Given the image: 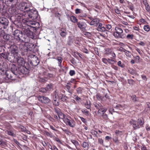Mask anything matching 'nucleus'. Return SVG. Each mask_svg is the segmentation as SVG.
Returning <instances> with one entry per match:
<instances>
[{"label":"nucleus","instance_id":"nucleus-1","mask_svg":"<svg viewBox=\"0 0 150 150\" xmlns=\"http://www.w3.org/2000/svg\"><path fill=\"white\" fill-rule=\"evenodd\" d=\"M25 33L26 35L24 36L23 39H21L20 42H23L24 43V44H20L19 45L20 48L22 50L25 52H27L29 49V46H30V43H28L30 41L28 36H29L31 33V32L29 30H25Z\"/></svg>","mask_w":150,"mask_h":150},{"label":"nucleus","instance_id":"nucleus-2","mask_svg":"<svg viewBox=\"0 0 150 150\" xmlns=\"http://www.w3.org/2000/svg\"><path fill=\"white\" fill-rule=\"evenodd\" d=\"M25 68L22 67L21 68V71H19L17 69L15 70L11 71V72L9 73H6V75L7 78L11 80H13L16 79L14 76H16L17 77L20 78L21 76H23L24 74H27V71H25Z\"/></svg>","mask_w":150,"mask_h":150},{"label":"nucleus","instance_id":"nucleus-3","mask_svg":"<svg viewBox=\"0 0 150 150\" xmlns=\"http://www.w3.org/2000/svg\"><path fill=\"white\" fill-rule=\"evenodd\" d=\"M38 12L35 9H30L25 14V16L27 18H31L34 19L37 17Z\"/></svg>","mask_w":150,"mask_h":150},{"label":"nucleus","instance_id":"nucleus-4","mask_svg":"<svg viewBox=\"0 0 150 150\" xmlns=\"http://www.w3.org/2000/svg\"><path fill=\"white\" fill-rule=\"evenodd\" d=\"M115 32L113 33V35L116 38L123 39L125 37V34H122L123 31L120 27H115Z\"/></svg>","mask_w":150,"mask_h":150},{"label":"nucleus","instance_id":"nucleus-5","mask_svg":"<svg viewBox=\"0 0 150 150\" xmlns=\"http://www.w3.org/2000/svg\"><path fill=\"white\" fill-rule=\"evenodd\" d=\"M64 122L67 125L71 127H75V122L69 116H68L66 118H64Z\"/></svg>","mask_w":150,"mask_h":150},{"label":"nucleus","instance_id":"nucleus-6","mask_svg":"<svg viewBox=\"0 0 150 150\" xmlns=\"http://www.w3.org/2000/svg\"><path fill=\"white\" fill-rule=\"evenodd\" d=\"M19 10L21 11H23L25 13H26L27 11L29 9V4L25 3H20L19 6Z\"/></svg>","mask_w":150,"mask_h":150},{"label":"nucleus","instance_id":"nucleus-7","mask_svg":"<svg viewBox=\"0 0 150 150\" xmlns=\"http://www.w3.org/2000/svg\"><path fill=\"white\" fill-rule=\"evenodd\" d=\"M13 35L14 36L15 39L20 42L21 40V38L22 36V33L21 32L18 30H16L14 31Z\"/></svg>","mask_w":150,"mask_h":150},{"label":"nucleus","instance_id":"nucleus-8","mask_svg":"<svg viewBox=\"0 0 150 150\" xmlns=\"http://www.w3.org/2000/svg\"><path fill=\"white\" fill-rule=\"evenodd\" d=\"M16 61H17V63L20 66H22V67H21L19 69V71H21V68H22V67H23V66L25 64V62L24 59L23 58L19 57L18 56V58L16 59ZM25 68L24 69L27 70V69Z\"/></svg>","mask_w":150,"mask_h":150},{"label":"nucleus","instance_id":"nucleus-9","mask_svg":"<svg viewBox=\"0 0 150 150\" xmlns=\"http://www.w3.org/2000/svg\"><path fill=\"white\" fill-rule=\"evenodd\" d=\"M18 54L11 53V55H10L9 53V56H8V60L11 62H14L16 61V59L18 58Z\"/></svg>","mask_w":150,"mask_h":150},{"label":"nucleus","instance_id":"nucleus-10","mask_svg":"<svg viewBox=\"0 0 150 150\" xmlns=\"http://www.w3.org/2000/svg\"><path fill=\"white\" fill-rule=\"evenodd\" d=\"M38 98L39 101L44 103H48L50 101V99L44 96H39Z\"/></svg>","mask_w":150,"mask_h":150},{"label":"nucleus","instance_id":"nucleus-11","mask_svg":"<svg viewBox=\"0 0 150 150\" xmlns=\"http://www.w3.org/2000/svg\"><path fill=\"white\" fill-rule=\"evenodd\" d=\"M129 123L132 126L134 129H138L140 128V127L137 122L135 120L131 119Z\"/></svg>","mask_w":150,"mask_h":150},{"label":"nucleus","instance_id":"nucleus-12","mask_svg":"<svg viewBox=\"0 0 150 150\" xmlns=\"http://www.w3.org/2000/svg\"><path fill=\"white\" fill-rule=\"evenodd\" d=\"M105 54L107 55L110 54L112 57H111V58L114 59H115L116 57V55L115 53L112 51L111 49H107L106 50Z\"/></svg>","mask_w":150,"mask_h":150},{"label":"nucleus","instance_id":"nucleus-13","mask_svg":"<svg viewBox=\"0 0 150 150\" xmlns=\"http://www.w3.org/2000/svg\"><path fill=\"white\" fill-rule=\"evenodd\" d=\"M77 25L78 27L81 30H84L86 27V23L83 22H77Z\"/></svg>","mask_w":150,"mask_h":150},{"label":"nucleus","instance_id":"nucleus-14","mask_svg":"<svg viewBox=\"0 0 150 150\" xmlns=\"http://www.w3.org/2000/svg\"><path fill=\"white\" fill-rule=\"evenodd\" d=\"M11 52L12 54H18V48L16 45H13L11 46Z\"/></svg>","mask_w":150,"mask_h":150},{"label":"nucleus","instance_id":"nucleus-15","mask_svg":"<svg viewBox=\"0 0 150 150\" xmlns=\"http://www.w3.org/2000/svg\"><path fill=\"white\" fill-rule=\"evenodd\" d=\"M0 23L2 24L7 25L8 24V20L5 18L1 17L0 18Z\"/></svg>","mask_w":150,"mask_h":150},{"label":"nucleus","instance_id":"nucleus-16","mask_svg":"<svg viewBox=\"0 0 150 150\" xmlns=\"http://www.w3.org/2000/svg\"><path fill=\"white\" fill-rule=\"evenodd\" d=\"M31 63L33 66L37 65L39 63V60L38 58L35 57L32 59Z\"/></svg>","mask_w":150,"mask_h":150},{"label":"nucleus","instance_id":"nucleus-17","mask_svg":"<svg viewBox=\"0 0 150 150\" xmlns=\"http://www.w3.org/2000/svg\"><path fill=\"white\" fill-rule=\"evenodd\" d=\"M60 35L63 38H65L66 36L67 32L66 29L61 28L60 30Z\"/></svg>","mask_w":150,"mask_h":150},{"label":"nucleus","instance_id":"nucleus-18","mask_svg":"<svg viewBox=\"0 0 150 150\" xmlns=\"http://www.w3.org/2000/svg\"><path fill=\"white\" fill-rule=\"evenodd\" d=\"M99 19L96 18L93 19L91 21L90 23V24L91 25H94L97 26L98 25V24L99 23Z\"/></svg>","mask_w":150,"mask_h":150},{"label":"nucleus","instance_id":"nucleus-19","mask_svg":"<svg viewBox=\"0 0 150 150\" xmlns=\"http://www.w3.org/2000/svg\"><path fill=\"white\" fill-rule=\"evenodd\" d=\"M98 26L97 28V30L98 31L103 32L106 30L105 28L103 26V25L102 23L99 22L98 24Z\"/></svg>","mask_w":150,"mask_h":150},{"label":"nucleus","instance_id":"nucleus-20","mask_svg":"<svg viewBox=\"0 0 150 150\" xmlns=\"http://www.w3.org/2000/svg\"><path fill=\"white\" fill-rule=\"evenodd\" d=\"M9 56V53L8 52H4L0 54V57L3 58L8 60V56Z\"/></svg>","mask_w":150,"mask_h":150},{"label":"nucleus","instance_id":"nucleus-21","mask_svg":"<svg viewBox=\"0 0 150 150\" xmlns=\"http://www.w3.org/2000/svg\"><path fill=\"white\" fill-rule=\"evenodd\" d=\"M128 107L127 105L125 104L123 105L118 104L116 105V107L120 110L124 109L125 108H127Z\"/></svg>","mask_w":150,"mask_h":150},{"label":"nucleus","instance_id":"nucleus-22","mask_svg":"<svg viewBox=\"0 0 150 150\" xmlns=\"http://www.w3.org/2000/svg\"><path fill=\"white\" fill-rule=\"evenodd\" d=\"M107 110V109L106 108H101L98 111V113H102L103 115L105 114V113L106 111Z\"/></svg>","mask_w":150,"mask_h":150},{"label":"nucleus","instance_id":"nucleus-23","mask_svg":"<svg viewBox=\"0 0 150 150\" xmlns=\"http://www.w3.org/2000/svg\"><path fill=\"white\" fill-rule=\"evenodd\" d=\"M62 96V94H59L58 95V91L57 90L55 91L54 93V95L53 96V98H54L55 99L57 98H59Z\"/></svg>","mask_w":150,"mask_h":150},{"label":"nucleus","instance_id":"nucleus-24","mask_svg":"<svg viewBox=\"0 0 150 150\" xmlns=\"http://www.w3.org/2000/svg\"><path fill=\"white\" fill-rule=\"evenodd\" d=\"M120 51L124 52L126 55L127 57H130L131 56V52L128 51L125 49H123L122 50H120Z\"/></svg>","mask_w":150,"mask_h":150},{"label":"nucleus","instance_id":"nucleus-25","mask_svg":"<svg viewBox=\"0 0 150 150\" xmlns=\"http://www.w3.org/2000/svg\"><path fill=\"white\" fill-rule=\"evenodd\" d=\"M82 146L85 150H87L88 148L89 145L87 142H84L83 143Z\"/></svg>","mask_w":150,"mask_h":150},{"label":"nucleus","instance_id":"nucleus-26","mask_svg":"<svg viewBox=\"0 0 150 150\" xmlns=\"http://www.w3.org/2000/svg\"><path fill=\"white\" fill-rule=\"evenodd\" d=\"M58 116L59 117V119H62L63 121L64 119V118H66L67 117L65 116L64 114L62 113H59L58 114Z\"/></svg>","mask_w":150,"mask_h":150},{"label":"nucleus","instance_id":"nucleus-27","mask_svg":"<svg viewBox=\"0 0 150 150\" xmlns=\"http://www.w3.org/2000/svg\"><path fill=\"white\" fill-rule=\"evenodd\" d=\"M94 105L97 109H98L99 110L103 107L102 105L100 103H95L94 104Z\"/></svg>","mask_w":150,"mask_h":150},{"label":"nucleus","instance_id":"nucleus-28","mask_svg":"<svg viewBox=\"0 0 150 150\" xmlns=\"http://www.w3.org/2000/svg\"><path fill=\"white\" fill-rule=\"evenodd\" d=\"M71 21L73 23L76 22L78 21L77 19L74 16H72L70 17Z\"/></svg>","mask_w":150,"mask_h":150},{"label":"nucleus","instance_id":"nucleus-29","mask_svg":"<svg viewBox=\"0 0 150 150\" xmlns=\"http://www.w3.org/2000/svg\"><path fill=\"white\" fill-rule=\"evenodd\" d=\"M90 104V101H87L85 105L86 107L88 109H89L91 107Z\"/></svg>","mask_w":150,"mask_h":150},{"label":"nucleus","instance_id":"nucleus-30","mask_svg":"<svg viewBox=\"0 0 150 150\" xmlns=\"http://www.w3.org/2000/svg\"><path fill=\"white\" fill-rule=\"evenodd\" d=\"M108 63L110 64H114L116 62V61L115 60V59H110L108 58Z\"/></svg>","mask_w":150,"mask_h":150},{"label":"nucleus","instance_id":"nucleus-31","mask_svg":"<svg viewBox=\"0 0 150 150\" xmlns=\"http://www.w3.org/2000/svg\"><path fill=\"white\" fill-rule=\"evenodd\" d=\"M53 103L55 106H57L59 105V103L58 101L57 100V98H53Z\"/></svg>","mask_w":150,"mask_h":150},{"label":"nucleus","instance_id":"nucleus-32","mask_svg":"<svg viewBox=\"0 0 150 150\" xmlns=\"http://www.w3.org/2000/svg\"><path fill=\"white\" fill-rule=\"evenodd\" d=\"M72 143L75 146L76 148L77 146L79 145V144L78 142L75 140H72L71 141Z\"/></svg>","mask_w":150,"mask_h":150},{"label":"nucleus","instance_id":"nucleus-33","mask_svg":"<svg viewBox=\"0 0 150 150\" xmlns=\"http://www.w3.org/2000/svg\"><path fill=\"white\" fill-rule=\"evenodd\" d=\"M61 96H62V97L60 98L61 100L63 102L66 101L67 98V97L65 95H62V94Z\"/></svg>","mask_w":150,"mask_h":150},{"label":"nucleus","instance_id":"nucleus-34","mask_svg":"<svg viewBox=\"0 0 150 150\" xmlns=\"http://www.w3.org/2000/svg\"><path fill=\"white\" fill-rule=\"evenodd\" d=\"M144 30L146 31H149L150 30L149 26L148 25H145L144 26Z\"/></svg>","mask_w":150,"mask_h":150},{"label":"nucleus","instance_id":"nucleus-35","mask_svg":"<svg viewBox=\"0 0 150 150\" xmlns=\"http://www.w3.org/2000/svg\"><path fill=\"white\" fill-rule=\"evenodd\" d=\"M128 72L132 74H134L136 73L135 71L132 69H129Z\"/></svg>","mask_w":150,"mask_h":150},{"label":"nucleus","instance_id":"nucleus-36","mask_svg":"<svg viewBox=\"0 0 150 150\" xmlns=\"http://www.w3.org/2000/svg\"><path fill=\"white\" fill-rule=\"evenodd\" d=\"M115 133L117 135L120 136L123 133L121 131L116 130L115 131Z\"/></svg>","mask_w":150,"mask_h":150},{"label":"nucleus","instance_id":"nucleus-37","mask_svg":"<svg viewBox=\"0 0 150 150\" xmlns=\"http://www.w3.org/2000/svg\"><path fill=\"white\" fill-rule=\"evenodd\" d=\"M144 4L145 6L146 10L148 11H149L150 10V8L148 4L146 2H145V3H144Z\"/></svg>","mask_w":150,"mask_h":150},{"label":"nucleus","instance_id":"nucleus-38","mask_svg":"<svg viewBox=\"0 0 150 150\" xmlns=\"http://www.w3.org/2000/svg\"><path fill=\"white\" fill-rule=\"evenodd\" d=\"M134 58L135 59L136 62L137 63L139 62H140V57L139 56H136Z\"/></svg>","mask_w":150,"mask_h":150},{"label":"nucleus","instance_id":"nucleus-39","mask_svg":"<svg viewBox=\"0 0 150 150\" xmlns=\"http://www.w3.org/2000/svg\"><path fill=\"white\" fill-rule=\"evenodd\" d=\"M10 35H5L3 36V38L7 40H9Z\"/></svg>","mask_w":150,"mask_h":150},{"label":"nucleus","instance_id":"nucleus-40","mask_svg":"<svg viewBox=\"0 0 150 150\" xmlns=\"http://www.w3.org/2000/svg\"><path fill=\"white\" fill-rule=\"evenodd\" d=\"M134 35L132 34H128L126 36V38L128 39H132L133 38Z\"/></svg>","mask_w":150,"mask_h":150},{"label":"nucleus","instance_id":"nucleus-41","mask_svg":"<svg viewBox=\"0 0 150 150\" xmlns=\"http://www.w3.org/2000/svg\"><path fill=\"white\" fill-rule=\"evenodd\" d=\"M108 58L106 59L105 58H103L102 59V62L105 64H107V62H108Z\"/></svg>","mask_w":150,"mask_h":150},{"label":"nucleus","instance_id":"nucleus-42","mask_svg":"<svg viewBox=\"0 0 150 150\" xmlns=\"http://www.w3.org/2000/svg\"><path fill=\"white\" fill-rule=\"evenodd\" d=\"M138 122L137 123L139 124V126H142L144 124V122H143L141 120H138Z\"/></svg>","mask_w":150,"mask_h":150},{"label":"nucleus","instance_id":"nucleus-43","mask_svg":"<svg viewBox=\"0 0 150 150\" xmlns=\"http://www.w3.org/2000/svg\"><path fill=\"white\" fill-rule=\"evenodd\" d=\"M96 98L99 100H102L103 98L101 96L99 93H98L96 95Z\"/></svg>","mask_w":150,"mask_h":150},{"label":"nucleus","instance_id":"nucleus-44","mask_svg":"<svg viewBox=\"0 0 150 150\" xmlns=\"http://www.w3.org/2000/svg\"><path fill=\"white\" fill-rule=\"evenodd\" d=\"M130 97H131L133 102H135L136 101V96L135 95H133L132 96H130Z\"/></svg>","mask_w":150,"mask_h":150},{"label":"nucleus","instance_id":"nucleus-45","mask_svg":"<svg viewBox=\"0 0 150 150\" xmlns=\"http://www.w3.org/2000/svg\"><path fill=\"white\" fill-rule=\"evenodd\" d=\"M47 80V78H40V81L41 82H45Z\"/></svg>","mask_w":150,"mask_h":150},{"label":"nucleus","instance_id":"nucleus-46","mask_svg":"<svg viewBox=\"0 0 150 150\" xmlns=\"http://www.w3.org/2000/svg\"><path fill=\"white\" fill-rule=\"evenodd\" d=\"M75 74V71L74 70H70L69 72V74L71 76H73Z\"/></svg>","mask_w":150,"mask_h":150},{"label":"nucleus","instance_id":"nucleus-47","mask_svg":"<svg viewBox=\"0 0 150 150\" xmlns=\"http://www.w3.org/2000/svg\"><path fill=\"white\" fill-rule=\"evenodd\" d=\"M76 91L78 93H82V90L81 88L79 87L77 89Z\"/></svg>","mask_w":150,"mask_h":150},{"label":"nucleus","instance_id":"nucleus-48","mask_svg":"<svg viewBox=\"0 0 150 150\" xmlns=\"http://www.w3.org/2000/svg\"><path fill=\"white\" fill-rule=\"evenodd\" d=\"M128 8L131 9L132 11L134 10V7L132 5H130L128 6Z\"/></svg>","mask_w":150,"mask_h":150},{"label":"nucleus","instance_id":"nucleus-49","mask_svg":"<svg viewBox=\"0 0 150 150\" xmlns=\"http://www.w3.org/2000/svg\"><path fill=\"white\" fill-rule=\"evenodd\" d=\"M103 118L105 120H107L108 119V116L106 114H104L102 115Z\"/></svg>","mask_w":150,"mask_h":150},{"label":"nucleus","instance_id":"nucleus-50","mask_svg":"<svg viewBox=\"0 0 150 150\" xmlns=\"http://www.w3.org/2000/svg\"><path fill=\"white\" fill-rule=\"evenodd\" d=\"M79 117L80 118L81 120L84 123H86V119L83 118V117Z\"/></svg>","mask_w":150,"mask_h":150},{"label":"nucleus","instance_id":"nucleus-51","mask_svg":"<svg viewBox=\"0 0 150 150\" xmlns=\"http://www.w3.org/2000/svg\"><path fill=\"white\" fill-rule=\"evenodd\" d=\"M57 60H58L59 63L62 62V59L61 57H58L57 58Z\"/></svg>","mask_w":150,"mask_h":150},{"label":"nucleus","instance_id":"nucleus-52","mask_svg":"<svg viewBox=\"0 0 150 150\" xmlns=\"http://www.w3.org/2000/svg\"><path fill=\"white\" fill-rule=\"evenodd\" d=\"M111 28H112L111 26L109 24H108L106 25V28H106L107 29H108V30H110V29H111Z\"/></svg>","mask_w":150,"mask_h":150},{"label":"nucleus","instance_id":"nucleus-53","mask_svg":"<svg viewBox=\"0 0 150 150\" xmlns=\"http://www.w3.org/2000/svg\"><path fill=\"white\" fill-rule=\"evenodd\" d=\"M114 141L117 144H119V142L117 138H116L113 139Z\"/></svg>","mask_w":150,"mask_h":150},{"label":"nucleus","instance_id":"nucleus-54","mask_svg":"<svg viewBox=\"0 0 150 150\" xmlns=\"http://www.w3.org/2000/svg\"><path fill=\"white\" fill-rule=\"evenodd\" d=\"M98 142L99 143L101 144H103V141L101 138H99L98 139Z\"/></svg>","mask_w":150,"mask_h":150},{"label":"nucleus","instance_id":"nucleus-55","mask_svg":"<svg viewBox=\"0 0 150 150\" xmlns=\"http://www.w3.org/2000/svg\"><path fill=\"white\" fill-rule=\"evenodd\" d=\"M115 13L117 14H119L120 13V10L118 9L117 8H115Z\"/></svg>","mask_w":150,"mask_h":150},{"label":"nucleus","instance_id":"nucleus-56","mask_svg":"<svg viewBox=\"0 0 150 150\" xmlns=\"http://www.w3.org/2000/svg\"><path fill=\"white\" fill-rule=\"evenodd\" d=\"M52 88V85L51 84H48L47 86V88L48 89H50Z\"/></svg>","mask_w":150,"mask_h":150},{"label":"nucleus","instance_id":"nucleus-57","mask_svg":"<svg viewBox=\"0 0 150 150\" xmlns=\"http://www.w3.org/2000/svg\"><path fill=\"white\" fill-rule=\"evenodd\" d=\"M117 64L120 67L122 68L123 67V66L122 65L121 62L120 61H119L118 62Z\"/></svg>","mask_w":150,"mask_h":150},{"label":"nucleus","instance_id":"nucleus-58","mask_svg":"<svg viewBox=\"0 0 150 150\" xmlns=\"http://www.w3.org/2000/svg\"><path fill=\"white\" fill-rule=\"evenodd\" d=\"M80 10L78 8H77L75 10V13L77 14L80 13Z\"/></svg>","mask_w":150,"mask_h":150},{"label":"nucleus","instance_id":"nucleus-59","mask_svg":"<svg viewBox=\"0 0 150 150\" xmlns=\"http://www.w3.org/2000/svg\"><path fill=\"white\" fill-rule=\"evenodd\" d=\"M82 112L83 113H85L86 114H88V111L86 110V109H83L82 110Z\"/></svg>","mask_w":150,"mask_h":150},{"label":"nucleus","instance_id":"nucleus-60","mask_svg":"<svg viewBox=\"0 0 150 150\" xmlns=\"http://www.w3.org/2000/svg\"><path fill=\"white\" fill-rule=\"evenodd\" d=\"M55 140L57 142H58L60 144L62 143V142L59 138H55Z\"/></svg>","mask_w":150,"mask_h":150},{"label":"nucleus","instance_id":"nucleus-61","mask_svg":"<svg viewBox=\"0 0 150 150\" xmlns=\"http://www.w3.org/2000/svg\"><path fill=\"white\" fill-rule=\"evenodd\" d=\"M50 78H53L54 76V75L51 74H48L47 75Z\"/></svg>","mask_w":150,"mask_h":150},{"label":"nucleus","instance_id":"nucleus-62","mask_svg":"<svg viewBox=\"0 0 150 150\" xmlns=\"http://www.w3.org/2000/svg\"><path fill=\"white\" fill-rule=\"evenodd\" d=\"M20 128L23 132H25L26 130V129L23 126H21Z\"/></svg>","mask_w":150,"mask_h":150},{"label":"nucleus","instance_id":"nucleus-63","mask_svg":"<svg viewBox=\"0 0 150 150\" xmlns=\"http://www.w3.org/2000/svg\"><path fill=\"white\" fill-rule=\"evenodd\" d=\"M112 68L114 69L115 70H117L118 69V67L114 65H112Z\"/></svg>","mask_w":150,"mask_h":150},{"label":"nucleus","instance_id":"nucleus-64","mask_svg":"<svg viewBox=\"0 0 150 150\" xmlns=\"http://www.w3.org/2000/svg\"><path fill=\"white\" fill-rule=\"evenodd\" d=\"M141 150H148L146 149V146H145L143 145L142 146L141 148Z\"/></svg>","mask_w":150,"mask_h":150}]
</instances>
